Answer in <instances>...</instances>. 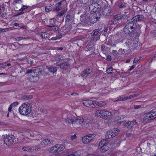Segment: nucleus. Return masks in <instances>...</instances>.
<instances>
[{"label":"nucleus","mask_w":156,"mask_h":156,"mask_svg":"<svg viewBox=\"0 0 156 156\" xmlns=\"http://www.w3.org/2000/svg\"><path fill=\"white\" fill-rule=\"evenodd\" d=\"M49 151L51 153L58 152L56 144L54 146L51 147L49 150Z\"/></svg>","instance_id":"nucleus-22"},{"label":"nucleus","mask_w":156,"mask_h":156,"mask_svg":"<svg viewBox=\"0 0 156 156\" xmlns=\"http://www.w3.org/2000/svg\"><path fill=\"white\" fill-rule=\"evenodd\" d=\"M106 59L110 61L112 59V58L110 56L108 55L107 56Z\"/></svg>","instance_id":"nucleus-43"},{"label":"nucleus","mask_w":156,"mask_h":156,"mask_svg":"<svg viewBox=\"0 0 156 156\" xmlns=\"http://www.w3.org/2000/svg\"><path fill=\"white\" fill-rule=\"evenodd\" d=\"M57 49L58 50H62L63 49V48L62 47L58 48Z\"/></svg>","instance_id":"nucleus-52"},{"label":"nucleus","mask_w":156,"mask_h":156,"mask_svg":"<svg viewBox=\"0 0 156 156\" xmlns=\"http://www.w3.org/2000/svg\"><path fill=\"white\" fill-rule=\"evenodd\" d=\"M58 152L62 151L65 148L64 145L62 144H56Z\"/></svg>","instance_id":"nucleus-18"},{"label":"nucleus","mask_w":156,"mask_h":156,"mask_svg":"<svg viewBox=\"0 0 156 156\" xmlns=\"http://www.w3.org/2000/svg\"><path fill=\"white\" fill-rule=\"evenodd\" d=\"M113 23L114 24H115L116 23V22L115 21V22L113 21Z\"/></svg>","instance_id":"nucleus-63"},{"label":"nucleus","mask_w":156,"mask_h":156,"mask_svg":"<svg viewBox=\"0 0 156 156\" xmlns=\"http://www.w3.org/2000/svg\"><path fill=\"white\" fill-rule=\"evenodd\" d=\"M62 2L63 1H61L56 4V8L55 10L56 12H58L62 9L61 5Z\"/></svg>","instance_id":"nucleus-19"},{"label":"nucleus","mask_w":156,"mask_h":156,"mask_svg":"<svg viewBox=\"0 0 156 156\" xmlns=\"http://www.w3.org/2000/svg\"><path fill=\"white\" fill-rule=\"evenodd\" d=\"M138 61V59H135L133 61V62L135 63L137 62Z\"/></svg>","instance_id":"nucleus-49"},{"label":"nucleus","mask_w":156,"mask_h":156,"mask_svg":"<svg viewBox=\"0 0 156 156\" xmlns=\"http://www.w3.org/2000/svg\"><path fill=\"white\" fill-rule=\"evenodd\" d=\"M138 95H139L138 94H134L133 95H131L127 97V100L131 99L133 98L136 97L138 96Z\"/></svg>","instance_id":"nucleus-33"},{"label":"nucleus","mask_w":156,"mask_h":156,"mask_svg":"<svg viewBox=\"0 0 156 156\" xmlns=\"http://www.w3.org/2000/svg\"><path fill=\"white\" fill-rule=\"evenodd\" d=\"M96 136L95 134H89L83 137L82 141L85 144H88Z\"/></svg>","instance_id":"nucleus-9"},{"label":"nucleus","mask_w":156,"mask_h":156,"mask_svg":"<svg viewBox=\"0 0 156 156\" xmlns=\"http://www.w3.org/2000/svg\"><path fill=\"white\" fill-rule=\"evenodd\" d=\"M52 8L51 6H48L45 7L46 11L48 12L52 10Z\"/></svg>","instance_id":"nucleus-35"},{"label":"nucleus","mask_w":156,"mask_h":156,"mask_svg":"<svg viewBox=\"0 0 156 156\" xmlns=\"http://www.w3.org/2000/svg\"><path fill=\"white\" fill-rule=\"evenodd\" d=\"M32 107L30 104L28 102L25 103L22 105L19 108V111L21 115H27L30 113Z\"/></svg>","instance_id":"nucleus-2"},{"label":"nucleus","mask_w":156,"mask_h":156,"mask_svg":"<svg viewBox=\"0 0 156 156\" xmlns=\"http://www.w3.org/2000/svg\"><path fill=\"white\" fill-rule=\"evenodd\" d=\"M108 31V29H106L104 30L105 32H106Z\"/></svg>","instance_id":"nucleus-60"},{"label":"nucleus","mask_w":156,"mask_h":156,"mask_svg":"<svg viewBox=\"0 0 156 156\" xmlns=\"http://www.w3.org/2000/svg\"><path fill=\"white\" fill-rule=\"evenodd\" d=\"M13 25L14 26H17L19 25V24L18 23H15L13 24Z\"/></svg>","instance_id":"nucleus-51"},{"label":"nucleus","mask_w":156,"mask_h":156,"mask_svg":"<svg viewBox=\"0 0 156 156\" xmlns=\"http://www.w3.org/2000/svg\"><path fill=\"white\" fill-rule=\"evenodd\" d=\"M55 20H55L54 19H51L50 21V23H55V22L54 21H55Z\"/></svg>","instance_id":"nucleus-47"},{"label":"nucleus","mask_w":156,"mask_h":156,"mask_svg":"<svg viewBox=\"0 0 156 156\" xmlns=\"http://www.w3.org/2000/svg\"><path fill=\"white\" fill-rule=\"evenodd\" d=\"M48 69L49 72L53 73L56 72L57 70V69L56 67H50L48 68Z\"/></svg>","instance_id":"nucleus-28"},{"label":"nucleus","mask_w":156,"mask_h":156,"mask_svg":"<svg viewBox=\"0 0 156 156\" xmlns=\"http://www.w3.org/2000/svg\"><path fill=\"white\" fill-rule=\"evenodd\" d=\"M83 122L84 119L83 117H78L74 119L73 126L75 128L79 127L83 124Z\"/></svg>","instance_id":"nucleus-8"},{"label":"nucleus","mask_w":156,"mask_h":156,"mask_svg":"<svg viewBox=\"0 0 156 156\" xmlns=\"http://www.w3.org/2000/svg\"><path fill=\"white\" fill-rule=\"evenodd\" d=\"M48 27H50V30L51 31L53 30L55 32H56L59 30V28L58 27L54 25L48 26Z\"/></svg>","instance_id":"nucleus-25"},{"label":"nucleus","mask_w":156,"mask_h":156,"mask_svg":"<svg viewBox=\"0 0 156 156\" xmlns=\"http://www.w3.org/2000/svg\"><path fill=\"white\" fill-rule=\"evenodd\" d=\"M127 100V97L121 96L118 98V99L116 100V101H124Z\"/></svg>","instance_id":"nucleus-32"},{"label":"nucleus","mask_w":156,"mask_h":156,"mask_svg":"<svg viewBox=\"0 0 156 156\" xmlns=\"http://www.w3.org/2000/svg\"><path fill=\"white\" fill-rule=\"evenodd\" d=\"M27 74L30 76L29 79L32 82H35L39 80V77L37 76V73H35L31 69L28 70Z\"/></svg>","instance_id":"nucleus-7"},{"label":"nucleus","mask_w":156,"mask_h":156,"mask_svg":"<svg viewBox=\"0 0 156 156\" xmlns=\"http://www.w3.org/2000/svg\"><path fill=\"white\" fill-rule=\"evenodd\" d=\"M126 134L127 136L129 137V136H130L132 134H131V133L129 132H126Z\"/></svg>","instance_id":"nucleus-44"},{"label":"nucleus","mask_w":156,"mask_h":156,"mask_svg":"<svg viewBox=\"0 0 156 156\" xmlns=\"http://www.w3.org/2000/svg\"><path fill=\"white\" fill-rule=\"evenodd\" d=\"M116 112V111L115 110L113 111L112 113L108 111L98 109L96 110L94 113V115L98 117L104 119H110L113 114L115 115Z\"/></svg>","instance_id":"nucleus-1"},{"label":"nucleus","mask_w":156,"mask_h":156,"mask_svg":"<svg viewBox=\"0 0 156 156\" xmlns=\"http://www.w3.org/2000/svg\"><path fill=\"white\" fill-rule=\"evenodd\" d=\"M95 101L90 100H84L82 101V103L85 106L87 107L94 108Z\"/></svg>","instance_id":"nucleus-11"},{"label":"nucleus","mask_w":156,"mask_h":156,"mask_svg":"<svg viewBox=\"0 0 156 156\" xmlns=\"http://www.w3.org/2000/svg\"><path fill=\"white\" fill-rule=\"evenodd\" d=\"M8 30V28L2 29V32L7 31Z\"/></svg>","instance_id":"nucleus-46"},{"label":"nucleus","mask_w":156,"mask_h":156,"mask_svg":"<svg viewBox=\"0 0 156 156\" xmlns=\"http://www.w3.org/2000/svg\"><path fill=\"white\" fill-rule=\"evenodd\" d=\"M129 126H128L129 128H132L134 126L137 125V123L136 120H134L132 121H129Z\"/></svg>","instance_id":"nucleus-17"},{"label":"nucleus","mask_w":156,"mask_h":156,"mask_svg":"<svg viewBox=\"0 0 156 156\" xmlns=\"http://www.w3.org/2000/svg\"><path fill=\"white\" fill-rule=\"evenodd\" d=\"M141 107L140 105H134V108L135 109L139 108Z\"/></svg>","instance_id":"nucleus-41"},{"label":"nucleus","mask_w":156,"mask_h":156,"mask_svg":"<svg viewBox=\"0 0 156 156\" xmlns=\"http://www.w3.org/2000/svg\"><path fill=\"white\" fill-rule=\"evenodd\" d=\"M4 124V123L3 122H0V125H2Z\"/></svg>","instance_id":"nucleus-58"},{"label":"nucleus","mask_w":156,"mask_h":156,"mask_svg":"<svg viewBox=\"0 0 156 156\" xmlns=\"http://www.w3.org/2000/svg\"><path fill=\"white\" fill-rule=\"evenodd\" d=\"M14 139V136H6L4 140L5 144L7 146L11 145L13 143Z\"/></svg>","instance_id":"nucleus-10"},{"label":"nucleus","mask_w":156,"mask_h":156,"mask_svg":"<svg viewBox=\"0 0 156 156\" xmlns=\"http://www.w3.org/2000/svg\"><path fill=\"white\" fill-rule=\"evenodd\" d=\"M62 36L59 37H53L51 38V39L50 40H57L59 39L61 37H62Z\"/></svg>","instance_id":"nucleus-38"},{"label":"nucleus","mask_w":156,"mask_h":156,"mask_svg":"<svg viewBox=\"0 0 156 156\" xmlns=\"http://www.w3.org/2000/svg\"><path fill=\"white\" fill-rule=\"evenodd\" d=\"M76 134H75L74 135H72L70 137V140H73L76 138Z\"/></svg>","instance_id":"nucleus-39"},{"label":"nucleus","mask_w":156,"mask_h":156,"mask_svg":"<svg viewBox=\"0 0 156 156\" xmlns=\"http://www.w3.org/2000/svg\"><path fill=\"white\" fill-rule=\"evenodd\" d=\"M2 65L5 66H6V63H4V64H2Z\"/></svg>","instance_id":"nucleus-61"},{"label":"nucleus","mask_w":156,"mask_h":156,"mask_svg":"<svg viewBox=\"0 0 156 156\" xmlns=\"http://www.w3.org/2000/svg\"><path fill=\"white\" fill-rule=\"evenodd\" d=\"M123 16L124 15H122L121 14H118L115 15L114 16V17L115 19L116 20H119L124 18Z\"/></svg>","instance_id":"nucleus-26"},{"label":"nucleus","mask_w":156,"mask_h":156,"mask_svg":"<svg viewBox=\"0 0 156 156\" xmlns=\"http://www.w3.org/2000/svg\"><path fill=\"white\" fill-rule=\"evenodd\" d=\"M19 103L18 101H15L12 103L8 108V111L10 112L12 111V108L15 106H17L18 105Z\"/></svg>","instance_id":"nucleus-20"},{"label":"nucleus","mask_w":156,"mask_h":156,"mask_svg":"<svg viewBox=\"0 0 156 156\" xmlns=\"http://www.w3.org/2000/svg\"><path fill=\"white\" fill-rule=\"evenodd\" d=\"M23 39L22 37H17L15 39L17 41H19Z\"/></svg>","instance_id":"nucleus-45"},{"label":"nucleus","mask_w":156,"mask_h":156,"mask_svg":"<svg viewBox=\"0 0 156 156\" xmlns=\"http://www.w3.org/2000/svg\"><path fill=\"white\" fill-rule=\"evenodd\" d=\"M100 30L99 29H97L94 30L91 33V34L92 36L99 35Z\"/></svg>","instance_id":"nucleus-29"},{"label":"nucleus","mask_w":156,"mask_h":156,"mask_svg":"<svg viewBox=\"0 0 156 156\" xmlns=\"http://www.w3.org/2000/svg\"><path fill=\"white\" fill-rule=\"evenodd\" d=\"M14 2L17 3H20L22 2V0H14Z\"/></svg>","instance_id":"nucleus-42"},{"label":"nucleus","mask_w":156,"mask_h":156,"mask_svg":"<svg viewBox=\"0 0 156 156\" xmlns=\"http://www.w3.org/2000/svg\"><path fill=\"white\" fill-rule=\"evenodd\" d=\"M6 65H7V66H10L11 65V64L9 63H8Z\"/></svg>","instance_id":"nucleus-59"},{"label":"nucleus","mask_w":156,"mask_h":156,"mask_svg":"<svg viewBox=\"0 0 156 156\" xmlns=\"http://www.w3.org/2000/svg\"><path fill=\"white\" fill-rule=\"evenodd\" d=\"M34 149V147H31L30 146L24 147L22 148L23 150L28 151H31L32 150H33Z\"/></svg>","instance_id":"nucleus-24"},{"label":"nucleus","mask_w":156,"mask_h":156,"mask_svg":"<svg viewBox=\"0 0 156 156\" xmlns=\"http://www.w3.org/2000/svg\"><path fill=\"white\" fill-rule=\"evenodd\" d=\"M20 27V28H21V29L24 28H25L24 26H20V27Z\"/></svg>","instance_id":"nucleus-54"},{"label":"nucleus","mask_w":156,"mask_h":156,"mask_svg":"<svg viewBox=\"0 0 156 156\" xmlns=\"http://www.w3.org/2000/svg\"><path fill=\"white\" fill-rule=\"evenodd\" d=\"M98 149L102 152H104L109 149L108 142L106 140H102L99 142Z\"/></svg>","instance_id":"nucleus-4"},{"label":"nucleus","mask_w":156,"mask_h":156,"mask_svg":"<svg viewBox=\"0 0 156 156\" xmlns=\"http://www.w3.org/2000/svg\"><path fill=\"white\" fill-rule=\"evenodd\" d=\"M106 103L105 102L103 101H95L94 105L95 107H103L106 105Z\"/></svg>","instance_id":"nucleus-12"},{"label":"nucleus","mask_w":156,"mask_h":156,"mask_svg":"<svg viewBox=\"0 0 156 156\" xmlns=\"http://www.w3.org/2000/svg\"><path fill=\"white\" fill-rule=\"evenodd\" d=\"M0 33H2V28H0Z\"/></svg>","instance_id":"nucleus-64"},{"label":"nucleus","mask_w":156,"mask_h":156,"mask_svg":"<svg viewBox=\"0 0 156 156\" xmlns=\"http://www.w3.org/2000/svg\"><path fill=\"white\" fill-rule=\"evenodd\" d=\"M67 156H76L74 154H70L69 155H68Z\"/></svg>","instance_id":"nucleus-53"},{"label":"nucleus","mask_w":156,"mask_h":156,"mask_svg":"<svg viewBox=\"0 0 156 156\" xmlns=\"http://www.w3.org/2000/svg\"><path fill=\"white\" fill-rule=\"evenodd\" d=\"M123 5V4H122L121 5H119V8H121V7H122Z\"/></svg>","instance_id":"nucleus-55"},{"label":"nucleus","mask_w":156,"mask_h":156,"mask_svg":"<svg viewBox=\"0 0 156 156\" xmlns=\"http://www.w3.org/2000/svg\"><path fill=\"white\" fill-rule=\"evenodd\" d=\"M121 41H116V44H117V43H119V42H121Z\"/></svg>","instance_id":"nucleus-57"},{"label":"nucleus","mask_w":156,"mask_h":156,"mask_svg":"<svg viewBox=\"0 0 156 156\" xmlns=\"http://www.w3.org/2000/svg\"><path fill=\"white\" fill-rule=\"evenodd\" d=\"M60 66V67L63 69H67L69 67V64L68 63L62 64Z\"/></svg>","instance_id":"nucleus-31"},{"label":"nucleus","mask_w":156,"mask_h":156,"mask_svg":"<svg viewBox=\"0 0 156 156\" xmlns=\"http://www.w3.org/2000/svg\"><path fill=\"white\" fill-rule=\"evenodd\" d=\"M136 27V25L134 22H130L124 28V32L126 34H129L132 33Z\"/></svg>","instance_id":"nucleus-5"},{"label":"nucleus","mask_w":156,"mask_h":156,"mask_svg":"<svg viewBox=\"0 0 156 156\" xmlns=\"http://www.w3.org/2000/svg\"><path fill=\"white\" fill-rule=\"evenodd\" d=\"M130 59H128L127 60H126V62L128 63L130 62Z\"/></svg>","instance_id":"nucleus-50"},{"label":"nucleus","mask_w":156,"mask_h":156,"mask_svg":"<svg viewBox=\"0 0 156 156\" xmlns=\"http://www.w3.org/2000/svg\"><path fill=\"white\" fill-rule=\"evenodd\" d=\"M126 116L124 115H120L119 116L116 117L115 118V121L117 123H119L120 120L126 118Z\"/></svg>","instance_id":"nucleus-15"},{"label":"nucleus","mask_w":156,"mask_h":156,"mask_svg":"<svg viewBox=\"0 0 156 156\" xmlns=\"http://www.w3.org/2000/svg\"><path fill=\"white\" fill-rule=\"evenodd\" d=\"M41 36L43 38H46L48 37V34L45 32H43L41 33Z\"/></svg>","instance_id":"nucleus-34"},{"label":"nucleus","mask_w":156,"mask_h":156,"mask_svg":"<svg viewBox=\"0 0 156 156\" xmlns=\"http://www.w3.org/2000/svg\"><path fill=\"white\" fill-rule=\"evenodd\" d=\"M67 9H65L60 12L59 13L56 17V21H58V17H60L61 18L60 16H62L64 13H66L67 12Z\"/></svg>","instance_id":"nucleus-21"},{"label":"nucleus","mask_w":156,"mask_h":156,"mask_svg":"<svg viewBox=\"0 0 156 156\" xmlns=\"http://www.w3.org/2000/svg\"><path fill=\"white\" fill-rule=\"evenodd\" d=\"M119 123H120L123 126L127 127L128 126H129V121L127 122L125 120H124L122 121H119Z\"/></svg>","instance_id":"nucleus-30"},{"label":"nucleus","mask_w":156,"mask_h":156,"mask_svg":"<svg viewBox=\"0 0 156 156\" xmlns=\"http://www.w3.org/2000/svg\"><path fill=\"white\" fill-rule=\"evenodd\" d=\"M66 122L69 123H72L73 124V122H74V119L72 118L68 117L65 119Z\"/></svg>","instance_id":"nucleus-27"},{"label":"nucleus","mask_w":156,"mask_h":156,"mask_svg":"<svg viewBox=\"0 0 156 156\" xmlns=\"http://www.w3.org/2000/svg\"><path fill=\"white\" fill-rule=\"evenodd\" d=\"M112 67H110L106 70V72L107 73H112Z\"/></svg>","instance_id":"nucleus-36"},{"label":"nucleus","mask_w":156,"mask_h":156,"mask_svg":"<svg viewBox=\"0 0 156 156\" xmlns=\"http://www.w3.org/2000/svg\"><path fill=\"white\" fill-rule=\"evenodd\" d=\"M28 7L27 6L23 5L22 7L19 9V11H23L24 9H27L28 8Z\"/></svg>","instance_id":"nucleus-37"},{"label":"nucleus","mask_w":156,"mask_h":156,"mask_svg":"<svg viewBox=\"0 0 156 156\" xmlns=\"http://www.w3.org/2000/svg\"><path fill=\"white\" fill-rule=\"evenodd\" d=\"M9 113H8L7 115V117H9Z\"/></svg>","instance_id":"nucleus-62"},{"label":"nucleus","mask_w":156,"mask_h":156,"mask_svg":"<svg viewBox=\"0 0 156 156\" xmlns=\"http://www.w3.org/2000/svg\"><path fill=\"white\" fill-rule=\"evenodd\" d=\"M70 15H69V14H68L67 15V16H66V22H68L70 20Z\"/></svg>","instance_id":"nucleus-40"},{"label":"nucleus","mask_w":156,"mask_h":156,"mask_svg":"<svg viewBox=\"0 0 156 156\" xmlns=\"http://www.w3.org/2000/svg\"><path fill=\"white\" fill-rule=\"evenodd\" d=\"M51 143V141L48 139L43 140L41 143L42 145H46L50 144Z\"/></svg>","instance_id":"nucleus-23"},{"label":"nucleus","mask_w":156,"mask_h":156,"mask_svg":"<svg viewBox=\"0 0 156 156\" xmlns=\"http://www.w3.org/2000/svg\"><path fill=\"white\" fill-rule=\"evenodd\" d=\"M90 70L89 69L87 68L84 70L83 73L82 74V76L83 77H87L90 74L89 72Z\"/></svg>","instance_id":"nucleus-16"},{"label":"nucleus","mask_w":156,"mask_h":156,"mask_svg":"<svg viewBox=\"0 0 156 156\" xmlns=\"http://www.w3.org/2000/svg\"><path fill=\"white\" fill-rule=\"evenodd\" d=\"M144 18V16L142 15H139L135 16L131 19L132 21H137L142 20Z\"/></svg>","instance_id":"nucleus-14"},{"label":"nucleus","mask_w":156,"mask_h":156,"mask_svg":"<svg viewBox=\"0 0 156 156\" xmlns=\"http://www.w3.org/2000/svg\"><path fill=\"white\" fill-rule=\"evenodd\" d=\"M119 132V130L116 128L111 129L107 131L105 135L106 139H110L117 135Z\"/></svg>","instance_id":"nucleus-6"},{"label":"nucleus","mask_w":156,"mask_h":156,"mask_svg":"<svg viewBox=\"0 0 156 156\" xmlns=\"http://www.w3.org/2000/svg\"><path fill=\"white\" fill-rule=\"evenodd\" d=\"M155 58H156V55H154V57L153 58H152V60H153V59L155 60Z\"/></svg>","instance_id":"nucleus-56"},{"label":"nucleus","mask_w":156,"mask_h":156,"mask_svg":"<svg viewBox=\"0 0 156 156\" xmlns=\"http://www.w3.org/2000/svg\"><path fill=\"white\" fill-rule=\"evenodd\" d=\"M156 118V112L151 111L145 113L143 119L144 122H148Z\"/></svg>","instance_id":"nucleus-3"},{"label":"nucleus","mask_w":156,"mask_h":156,"mask_svg":"<svg viewBox=\"0 0 156 156\" xmlns=\"http://www.w3.org/2000/svg\"><path fill=\"white\" fill-rule=\"evenodd\" d=\"M135 67V66L134 65L132 66L129 69V71H131L133 69H134Z\"/></svg>","instance_id":"nucleus-48"},{"label":"nucleus","mask_w":156,"mask_h":156,"mask_svg":"<svg viewBox=\"0 0 156 156\" xmlns=\"http://www.w3.org/2000/svg\"><path fill=\"white\" fill-rule=\"evenodd\" d=\"M100 17V16H96V13L91 16V17L89 18V20L91 23H95L98 21Z\"/></svg>","instance_id":"nucleus-13"}]
</instances>
